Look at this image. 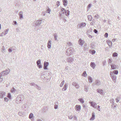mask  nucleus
<instances>
[{
	"mask_svg": "<svg viewBox=\"0 0 121 121\" xmlns=\"http://www.w3.org/2000/svg\"><path fill=\"white\" fill-rule=\"evenodd\" d=\"M74 52V50L73 48H69L66 50V54L67 56H69L72 54Z\"/></svg>",
	"mask_w": 121,
	"mask_h": 121,
	"instance_id": "nucleus-1",
	"label": "nucleus"
},
{
	"mask_svg": "<svg viewBox=\"0 0 121 121\" xmlns=\"http://www.w3.org/2000/svg\"><path fill=\"white\" fill-rule=\"evenodd\" d=\"M21 95H19L17 97L15 100V102L17 104L20 103L23 99V97H21Z\"/></svg>",
	"mask_w": 121,
	"mask_h": 121,
	"instance_id": "nucleus-2",
	"label": "nucleus"
},
{
	"mask_svg": "<svg viewBox=\"0 0 121 121\" xmlns=\"http://www.w3.org/2000/svg\"><path fill=\"white\" fill-rule=\"evenodd\" d=\"M10 71V69H8L5 70L1 72L0 73V74L2 76L7 75L9 73Z\"/></svg>",
	"mask_w": 121,
	"mask_h": 121,
	"instance_id": "nucleus-3",
	"label": "nucleus"
},
{
	"mask_svg": "<svg viewBox=\"0 0 121 121\" xmlns=\"http://www.w3.org/2000/svg\"><path fill=\"white\" fill-rule=\"evenodd\" d=\"M41 23V21L38 20L34 22L33 23V26L34 27L39 26Z\"/></svg>",
	"mask_w": 121,
	"mask_h": 121,
	"instance_id": "nucleus-4",
	"label": "nucleus"
},
{
	"mask_svg": "<svg viewBox=\"0 0 121 121\" xmlns=\"http://www.w3.org/2000/svg\"><path fill=\"white\" fill-rule=\"evenodd\" d=\"M110 75L111 78L113 80V81L114 82H115L116 79V76L114 75L113 73L111 72H110Z\"/></svg>",
	"mask_w": 121,
	"mask_h": 121,
	"instance_id": "nucleus-5",
	"label": "nucleus"
},
{
	"mask_svg": "<svg viewBox=\"0 0 121 121\" xmlns=\"http://www.w3.org/2000/svg\"><path fill=\"white\" fill-rule=\"evenodd\" d=\"M36 64L37 66L39 69L42 68V66L41 64V61L40 60H39L36 61Z\"/></svg>",
	"mask_w": 121,
	"mask_h": 121,
	"instance_id": "nucleus-6",
	"label": "nucleus"
},
{
	"mask_svg": "<svg viewBox=\"0 0 121 121\" xmlns=\"http://www.w3.org/2000/svg\"><path fill=\"white\" fill-rule=\"evenodd\" d=\"M86 25V23L84 22H82L78 25V26L79 28H82L85 26Z\"/></svg>",
	"mask_w": 121,
	"mask_h": 121,
	"instance_id": "nucleus-7",
	"label": "nucleus"
},
{
	"mask_svg": "<svg viewBox=\"0 0 121 121\" xmlns=\"http://www.w3.org/2000/svg\"><path fill=\"white\" fill-rule=\"evenodd\" d=\"M5 92L0 91V98H2L5 96Z\"/></svg>",
	"mask_w": 121,
	"mask_h": 121,
	"instance_id": "nucleus-8",
	"label": "nucleus"
},
{
	"mask_svg": "<svg viewBox=\"0 0 121 121\" xmlns=\"http://www.w3.org/2000/svg\"><path fill=\"white\" fill-rule=\"evenodd\" d=\"M73 85L76 88H78L79 87V85L75 82H73L72 83Z\"/></svg>",
	"mask_w": 121,
	"mask_h": 121,
	"instance_id": "nucleus-9",
	"label": "nucleus"
},
{
	"mask_svg": "<svg viewBox=\"0 0 121 121\" xmlns=\"http://www.w3.org/2000/svg\"><path fill=\"white\" fill-rule=\"evenodd\" d=\"M11 93H13V94L17 92V90L15 89V88L13 87L11 90Z\"/></svg>",
	"mask_w": 121,
	"mask_h": 121,
	"instance_id": "nucleus-10",
	"label": "nucleus"
},
{
	"mask_svg": "<svg viewBox=\"0 0 121 121\" xmlns=\"http://www.w3.org/2000/svg\"><path fill=\"white\" fill-rule=\"evenodd\" d=\"M75 108L76 111H80L81 109V107L80 105H76L75 106Z\"/></svg>",
	"mask_w": 121,
	"mask_h": 121,
	"instance_id": "nucleus-11",
	"label": "nucleus"
},
{
	"mask_svg": "<svg viewBox=\"0 0 121 121\" xmlns=\"http://www.w3.org/2000/svg\"><path fill=\"white\" fill-rule=\"evenodd\" d=\"M23 12L21 11L19 12L18 15L19 17V18L20 19L23 18Z\"/></svg>",
	"mask_w": 121,
	"mask_h": 121,
	"instance_id": "nucleus-12",
	"label": "nucleus"
},
{
	"mask_svg": "<svg viewBox=\"0 0 121 121\" xmlns=\"http://www.w3.org/2000/svg\"><path fill=\"white\" fill-rule=\"evenodd\" d=\"M45 73L44 72L43 73H41V77L42 80H44L45 78Z\"/></svg>",
	"mask_w": 121,
	"mask_h": 121,
	"instance_id": "nucleus-13",
	"label": "nucleus"
},
{
	"mask_svg": "<svg viewBox=\"0 0 121 121\" xmlns=\"http://www.w3.org/2000/svg\"><path fill=\"white\" fill-rule=\"evenodd\" d=\"M73 61V59L71 57H69L67 58V62L71 63Z\"/></svg>",
	"mask_w": 121,
	"mask_h": 121,
	"instance_id": "nucleus-14",
	"label": "nucleus"
},
{
	"mask_svg": "<svg viewBox=\"0 0 121 121\" xmlns=\"http://www.w3.org/2000/svg\"><path fill=\"white\" fill-rule=\"evenodd\" d=\"M95 84L97 86L100 85L101 84V82L99 80H97L95 82Z\"/></svg>",
	"mask_w": 121,
	"mask_h": 121,
	"instance_id": "nucleus-15",
	"label": "nucleus"
},
{
	"mask_svg": "<svg viewBox=\"0 0 121 121\" xmlns=\"http://www.w3.org/2000/svg\"><path fill=\"white\" fill-rule=\"evenodd\" d=\"M90 66L93 69L95 68L96 65L94 62H91L90 64Z\"/></svg>",
	"mask_w": 121,
	"mask_h": 121,
	"instance_id": "nucleus-16",
	"label": "nucleus"
},
{
	"mask_svg": "<svg viewBox=\"0 0 121 121\" xmlns=\"http://www.w3.org/2000/svg\"><path fill=\"white\" fill-rule=\"evenodd\" d=\"M91 104V106L94 108H95V106L96 105V104L93 102H89Z\"/></svg>",
	"mask_w": 121,
	"mask_h": 121,
	"instance_id": "nucleus-17",
	"label": "nucleus"
},
{
	"mask_svg": "<svg viewBox=\"0 0 121 121\" xmlns=\"http://www.w3.org/2000/svg\"><path fill=\"white\" fill-rule=\"evenodd\" d=\"M78 42L79 44L81 46H82L83 45V44L84 43V40H82L81 39H80L79 41Z\"/></svg>",
	"mask_w": 121,
	"mask_h": 121,
	"instance_id": "nucleus-18",
	"label": "nucleus"
},
{
	"mask_svg": "<svg viewBox=\"0 0 121 121\" xmlns=\"http://www.w3.org/2000/svg\"><path fill=\"white\" fill-rule=\"evenodd\" d=\"M63 5L65 6H67L68 3V1L67 0H63L62 1Z\"/></svg>",
	"mask_w": 121,
	"mask_h": 121,
	"instance_id": "nucleus-19",
	"label": "nucleus"
},
{
	"mask_svg": "<svg viewBox=\"0 0 121 121\" xmlns=\"http://www.w3.org/2000/svg\"><path fill=\"white\" fill-rule=\"evenodd\" d=\"M59 17L60 19H62V18H63L64 17H65V16L61 14V12H59Z\"/></svg>",
	"mask_w": 121,
	"mask_h": 121,
	"instance_id": "nucleus-20",
	"label": "nucleus"
},
{
	"mask_svg": "<svg viewBox=\"0 0 121 121\" xmlns=\"http://www.w3.org/2000/svg\"><path fill=\"white\" fill-rule=\"evenodd\" d=\"M51 41L50 40H49L47 44V47L48 48H50L51 46Z\"/></svg>",
	"mask_w": 121,
	"mask_h": 121,
	"instance_id": "nucleus-21",
	"label": "nucleus"
},
{
	"mask_svg": "<svg viewBox=\"0 0 121 121\" xmlns=\"http://www.w3.org/2000/svg\"><path fill=\"white\" fill-rule=\"evenodd\" d=\"M95 116L94 113V112H93L92 113V117L90 119V120H94L95 118Z\"/></svg>",
	"mask_w": 121,
	"mask_h": 121,
	"instance_id": "nucleus-22",
	"label": "nucleus"
},
{
	"mask_svg": "<svg viewBox=\"0 0 121 121\" xmlns=\"http://www.w3.org/2000/svg\"><path fill=\"white\" fill-rule=\"evenodd\" d=\"M111 67V68L113 69H116V66L115 65L113 64H112L110 65Z\"/></svg>",
	"mask_w": 121,
	"mask_h": 121,
	"instance_id": "nucleus-23",
	"label": "nucleus"
},
{
	"mask_svg": "<svg viewBox=\"0 0 121 121\" xmlns=\"http://www.w3.org/2000/svg\"><path fill=\"white\" fill-rule=\"evenodd\" d=\"M96 91L101 94H102L103 93V91L100 89H98Z\"/></svg>",
	"mask_w": 121,
	"mask_h": 121,
	"instance_id": "nucleus-24",
	"label": "nucleus"
},
{
	"mask_svg": "<svg viewBox=\"0 0 121 121\" xmlns=\"http://www.w3.org/2000/svg\"><path fill=\"white\" fill-rule=\"evenodd\" d=\"M65 12V14L67 16H68L69 15V12H70L69 11V10H66Z\"/></svg>",
	"mask_w": 121,
	"mask_h": 121,
	"instance_id": "nucleus-25",
	"label": "nucleus"
},
{
	"mask_svg": "<svg viewBox=\"0 0 121 121\" xmlns=\"http://www.w3.org/2000/svg\"><path fill=\"white\" fill-rule=\"evenodd\" d=\"M46 11V13H48L50 14L51 12V9L48 7Z\"/></svg>",
	"mask_w": 121,
	"mask_h": 121,
	"instance_id": "nucleus-26",
	"label": "nucleus"
},
{
	"mask_svg": "<svg viewBox=\"0 0 121 121\" xmlns=\"http://www.w3.org/2000/svg\"><path fill=\"white\" fill-rule=\"evenodd\" d=\"M87 75V74L86 73V71H84L83 73L82 74V76L84 77H86Z\"/></svg>",
	"mask_w": 121,
	"mask_h": 121,
	"instance_id": "nucleus-27",
	"label": "nucleus"
},
{
	"mask_svg": "<svg viewBox=\"0 0 121 121\" xmlns=\"http://www.w3.org/2000/svg\"><path fill=\"white\" fill-rule=\"evenodd\" d=\"M88 81L90 82H92V78L89 76L88 77Z\"/></svg>",
	"mask_w": 121,
	"mask_h": 121,
	"instance_id": "nucleus-28",
	"label": "nucleus"
},
{
	"mask_svg": "<svg viewBox=\"0 0 121 121\" xmlns=\"http://www.w3.org/2000/svg\"><path fill=\"white\" fill-rule=\"evenodd\" d=\"M118 56V54L116 52L113 53L112 54V56L113 57H117Z\"/></svg>",
	"mask_w": 121,
	"mask_h": 121,
	"instance_id": "nucleus-29",
	"label": "nucleus"
},
{
	"mask_svg": "<svg viewBox=\"0 0 121 121\" xmlns=\"http://www.w3.org/2000/svg\"><path fill=\"white\" fill-rule=\"evenodd\" d=\"M54 38L55 40H57V38L58 37V35L56 34L55 33L54 34Z\"/></svg>",
	"mask_w": 121,
	"mask_h": 121,
	"instance_id": "nucleus-30",
	"label": "nucleus"
},
{
	"mask_svg": "<svg viewBox=\"0 0 121 121\" xmlns=\"http://www.w3.org/2000/svg\"><path fill=\"white\" fill-rule=\"evenodd\" d=\"M78 100L82 104L83 103H84V101L83 99H79Z\"/></svg>",
	"mask_w": 121,
	"mask_h": 121,
	"instance_id": "nucleus-31",
	"label": "nucleus"
},
{
	"mask_svg": "<svg viewBox=\"0 0 121 121\" xmlns=\"http://www.w3.org/2000/svg\"><path fill=\"white\" fill-rule=\"evenodd\" d=\"M67 85L66 84H65L64 86V87L62 88V90L63 91H65L67 89Z\"/></svg>",
	"mask_w": 121,
	"mask_h": 121,
	"instance_id": "nucleus-32",
	"label": "nucleus"
},
{
	"mask_svg": "<svg viewBox=\"0 0 121 121\" xmlns=\"http://www.w3.org/2000/svg\"><path fill=\"white\" fill-rule=\"evenodd\" d=\"M110 102L112 104H114V100L113 99H111L110 100Z\"/></svg>",
	"mask_w": 121,
	"mask_h": 121,
	"instance_id": "nucleus-33",
	"label": "nucleus"
},
{
	"mask_svg": "<svg viewBox=\"0 0 121 121\" xmlns=\"http://www.w3.org/2000/svg\"><path fill=\"white\" fill-rule=\"evenodd\" d=\"M87 18L88 20L89 21H91L92 20V17L90 15H88L87 16Z\"/></svg>",
	"mask_w": 121,
	"mask_h": 121,
	"instance_id": "nucleus-34",
	"label": "nucleus"
},
{
	"mask_svg": "<svg viewBox=\"0 0 121 121\" xmlns=\"http://www.w3.org/2000/svg\"><path fill=\"white\" fill-rule=\"evenodd\" d=\"M2 52L3 53H4L5 52V48L4 46H3L1 50Z\"/></svg>",
	"mask_w": 121,
	"mask_h": 121,
	"instance_id": "nucleus-35",
	"label": "nucleus"
},
{
	"mask_svg": "<svg viewBox=\"0 0 121 121\" xmlns=\"http://www.w3.org/2000/svg\"><path fill=\"white\" fill-rule=\"evenodd\" d=\"M33 114L32 113H30L29 115V118L30 119L32 118H33Z\"/></svg>",
	"mask_w": 121,
	"mask_h": 121,
	"instance_id": "nucleus-36",
	"label": "nucleus"
},
{
	"mask_svg": "<svg viewBox=\"0 0 121 121\" xmlns=\"http://www.w3.org/2000/svg\"><path fill=\"white\" fill-rule=\"evenodd\" d=\"M52 74L51 73H48V77L47 78L48 79H49V78H50L51 77V75Z\"/></svg>",
	"mask_w": 121,
	"mask_h": 121,
	"instance_id": "nucleus-37",
	"label": "nucleus"
},
{
	"mask_svg": "<svg viewBox=\"0 0 121 121\" xmlns=\"http://www.w3.org/2000/svg\"><path fill=\"white\" fill-rule=\"evenodd\" d=\"M3 76L1 75L0 74V82H2L3 81V78H2V77Z\"/></svg>",
	"mask_w": 121,
	"mask_h": 121,
	"instance_id": "nucleus-38",
	"label": "nucleus"
},
{
	"mask_svg": "<svg viewBox=\"0 0 121 121\" xmlns=\"http://www.w3.org/2000/svg\"><path fill=\"white\" fill-rule=\"evenodd\" d=\"M7 96L10 99H11V95L10 93H8Z\"/></svg>",
	"mask_w": 121,
	"mask_h": 121,
	"instance_id": "nucleus-39",
	"label": "nucleus"
},
{
	"mask_svg": "<svg viewBox=\"0 0 121 121\" xmlns=\"http://www.w3.org/2000/svg\"><path fill=\"white\" fill-rule=\"evenodd\" d=\"M120 99V97L118 98V97H117V98L115 99L116 100L117 102H118L119 101Z\"/></svg>",
	"mask_w": 121,
	"mask_h": 121,
	"instance_id": "nucleus-40",
	"label": "nucleus"
},
{
	"mask_svg": "<svg viewBox=\"0 0 121 121\" xmlns=\"http://www.w3.org/2000/svg\"><path fill=\"white\" fill-rule=\"evenodd\" d=\"M113 73L115 74H117L118 73V71L117 70H114L113 71Z\"/></svg>",
	"mask_w": 121,
	"mask_h": 121,
	"instance_id": "nucleus-41",
	"label": "nucleus"
},
{
	"mask_svg": "<svg viewBox=\"0 0 121 121\" xmlns=\"http://www.w3.org/2000/svg\"><path fill=\"white\" fill-rule=\"evenodd\" d=\"M9 30V29H7L5 30V33L4 35H5L7 33Z\"/></svg>",
	"mask_w": 121,
	"mask_h": 121,
	"instance_id": "nucleus-42",
	"label": "nucleus"
},
{
	"mask_svg": "<svg viewBox=\"0 0 121 121\" xmlns=\"http://www.w3.org/2000/svg\"><path fill=\"white\" fill-rule=\"evenodd\" d=\"M30 84L31 86H34L35 87H36V85L34 83H31Z\"/></svg>",
	"mask_w": 121,
	"mask_h": 121,
	"instance_id": "nucleus-43",
	"label": "nucleus"
},
{
	"mask_svg": "<svg viewBox=\"0 0 121 121\" xmlns=\"http://www.w3.org/2000/svg\"><path fill=\"white\" fill-rule=\"evenodd\" d=\"M64 81L63 80V81H62V82L60 84V87H62V86H63V84H64Z\"/></svg>",
	"mask_w": 121,
	"mask_h": 121,
	"instance_id": "nucleus-44",
	"label": "nucleus"
},
{
	"mask_svg": "<svg viewBox=\"0 0 121 121\" xmlns=\"http://www.w3.org/2000/svg\"><path fill=\"white\" fill-rule=\"evenodd\" d=\"M67 44L69 46H71L72 45V43L70 42H68L67 43Z\"/></svg>",
	"mask_w": 121,
	"mask_h": 121,
	"instance_id": "nucleus-45",
	"label": "nucleus"
},
{
	"mask_svg": "<svg viewBox=\"0 0 121 121\" xmlns=\"http://www.w3.org/2000/svg\"><path fill=\"white\" fill-rule=\"evenodd\" d=\"M108 62L109 64H110L112 63V60L110 59H109L108 60Z\"/></svg>",
	"mask_w": 121,
	"mask_h": 121,
	"instance_id": "nucleus-46",
	"label": "nucleus"
},
{
	"mask_svg": "<svg viewBox=\"0 0 121 121\" xmlns=\"http://www.w3.org/2000/svg\"><path fill=\"white\" fill-rule=\"evenodd\" d=\"M49 63L48 62H46V70H48V69L47 67L48 66Z\"/></svg>",
	"mask_w": 121,
	"mask_h": 121,
	"instance_id": "nucleus-47",
	"label": "nucleus"
},
{
	"mask_svg": "<svg viewBox=\"0 0 121 121\" xmlns=\"http://www.w3.org/2000/svg\"><path fill=\"white\" fill-rule=\"evenodd\" d=\"M36 88L38 90H40L41 89V88L39 87V86L37 85H36Z\"/></svg>",
	"mask_w": 121,
	"mask_h": 121,
	"instance_id": "nucleus-48",
	"label": "nucleus"
},
{
	"mask_svg": "<svg viewBox=\"0 0 121 121\" xmlns=\"http://www.w3.org/2000/svg\"><path fill=\"white\" fill-rule=\"evenodd\" d=\"M56 4L57 5V7L59 6L60 5V2L59 1H57L56 3Z\"/></svg>",
	"mask_w": 121,
	"mask_h": 121,
	"instance_id": "nucleus-49",
	"label": "nucleus"
},
{
	"mask_svg": "<svg viewBox=\"0 0 121 121\" xmlns=\"http://www.w3.org/2000/svg\"><path fill=\"white\" fill-rule=\"evenodd\" d=\"M65 10H66L65 9H64L63 8H62L60 12H62L65 11Z\"/></svg>",
	"mask_w": 121,
	"mask_h": 121,
	"instance_id": "nucleus-50",
	"label": "nucleus"
},
{
	"mask_svg": "<svg viewBox=\"0 0 121 121\" xmlns=\"http://www.w3.org/2000/svg\"><path fill=\"white\" fill-rule=\"evenodd\" d=\"M106 41L108 45L110 44V43H112L111 41H110L109 40H107Z\"/></svg>",
	"mask_w": 121,
	"mask_h": 121,
	"instance_id": "nucleus-51",
	"label": "nucleus"
},
{
	"mask_svg": "<svg viewBox=\"0 0 121 121\" xmlns=\"http://www.w3.org/2000/svg\"><path fill=\"white\" fill-rule=\"evenodd\" d=\"M91 6V4H89L87 6V8L88 9H89L90 8Z\"/></svg>",
	"mask_w": 121,
	"mask_h": 121,
	"instance_id": "nucleus-52",
	"label": "nucleus"
},
{
	"mask_svg": "<svg viewBox=\"0 0 121 121\" xmlns=\"http://www.w3.org/2000/svg\"><path fill=\"white\" fill-rule=\"evenodd\" d=\"M4 101L5 102H7L8 101V99L6 97H5V98H4Z\"/></svg>",
	"mask_w": 121,
	"mask_h": 121,
	"instance_id": "nucleus-53",
	"label": "nucleus"
},
{
	"mask_svg": "<svg viewBox=\"0 0 121 121\" xmlns=\"http://www.w3.org/2000/svg\"><path fill=\"white\" fill-rule=\"evenodd\" d=\"M106 61L105 60L103 62V66H104L106 65Z\"/></svg>",
	"mask_w": 121,
	"mask_h": 121,
	"instance_id": "nucleus-54",
	"label": "nucleus"
},
{
	"mask_svg": "<svg viewBox=\"0 0 121 121\" xmlns=\"http://www.w3.org/2000/svg\"><path fill=\"white\" fill-rule=\"evenodd\" d=\"M73 117L72 115H71L70 116H68V118L69 119H71L73 118Z\"/></svg>",
	"mask_w": 121,
	"mask_h": 121,
	"instance_id": "nucleus-55",
	"label": "nucleus"
},
{
	"mask_svg": "<svg viewBox=\"0 0 121 121\" xmlns=\"http://www.w3.org/2000/svg\"><path fill=\"white\" fill-rule=\"evenodd\" d=\"M104 36L106 37L107 38L108 36V34L107 33H105V34L104 35Z\"/></svg>",
	"mask_w": 121,
	"mask_h": 121,
	"instance_id": "nucleus-56",
	"label": "nucleus"
},
{
	"mask_svg": "<svg viewBox=\"0 0 121 121\" xmlns=\"http://www.w3.org/2000/svg\"><path fill=\"white\" fill-rule=\"evenodd\" d=\"M43 68L44 69H45V61L44 62Z\"/></svg>",
	"mask_w": 121,
	"mask_h": 121,
	"instance_id": "nucleus-57",
	"label": "nucleus"
},
{
	"mask_svg": "<svg viewBox=\"0 0 121 121\" xmlns=\"http://www.w3.org/2000/svg\"><path fill=\"white\" fill-rule=\"evenodd\" d=\"M100 106H99L98 105V107L97 108V109L99 111H100Z\"/></svg>",
	"mask_w": 121,
	"mask_h": 121,
	"instance_id": "nucleus-58",
	"label": "nucleus"
},
{
	"mask_svg": "<svg viewBox=\"0 0 121 121\" xmlns=\"http://www.w3.org/2000/svg\"><path fill=\"white\" fill-rule=\"evenodd\" d=\"M84 90L86 92H87L88 91V89L86 87H85Z\"/></svg>",
	"mask_w": 121,
	"mask_h": 121,
	"instance_id": "nucleus-59",
	"label": "nucleus"
},
{
	"mask_svg": "<svg viewBox=\"0 0 121 121\" xmlns=\"http://www.w3.org/2000/svg\"><path fill=\"white\" fill-rule=\"evenodd\" d=\"M12 48H9L8 49V51L9 52H11L12 51V50L11 49Z\"/></svg>",
	"mask_w": 121,
	"mask_h": 121,
	"instance_id": "nucleus-60",
	"label": "nucleus"
},
{
	"mask_svg": "<svg viewBox=\"0 0 121 121\" xmlns=\"http://www.w3.org/2000/svg\"><path fill=\"white\" fill-rule=\"evenodd\" d=\"M58 106L57 105H55L54 106V108L55 109H56L58 108Z\"/></svg>",
	"mask_w": 121,
	"mask_h": 121,
	"instance_id": "nucleus-61",
	"label": "nucleus"
},
{
	"mask_svg": "<svg viewBox=\"0 0 121 121\" xmlns=\"http://www.w3.org/2000/svg\"><path fill=\"white\" fill-rule=\"evenodd\" d=\"M93 31L95 33H97L98 32V31L96 29H94L93 30Z\"/></svg>",
	"mask_w": 121,
	"mask_h": 121,
	"instance_id": "nucleus-62",
	"label": "nucleus"
},
{
	"mask_svg": "<svg viewBox=\"0 0 121 121\" xmlns=\"http://www.w3.org/2000/svg\"><path fill=\"white\" fill-rule=\"evenodd\" d=\"M13 22L14 23V24H13L14 25H17V23L16 21H13Z\"/></svg>",
	"mask_w": 121,
	"mask_h": 121,
	"instance_id": "nucleus-63",
	"label": "nucleus"
},
{
	"mask_svg": "<svg viewBox=\"0 0 121 121\" xmlns=\"http://www.w3.org/2000/svg\"><path fill=\"white\" fill-rule=\"evenodd\" d=\"M95 50H93L92 52V54H94L95 53Z\"/></svg>",
	"mask_w": 121,
	"mask_h": 121,
	"instance_id": "nucleus-64",
	"label": "nucleus"
}]
</instances>
